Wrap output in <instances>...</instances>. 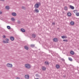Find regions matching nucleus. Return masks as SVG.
Masks as SVG:
<instances>
[{"instance_id":"obj_1","label":"nucleus","mask_w":79,"mask_h":79,"mask_svg":"<svg viewBox=\"0 0 79 79\" xmlns=\"http://www.w3.org/2000/svg\"><path fill=\"white\" fill-rule=\"evenodd\" d=\"M41 5L40 2L36 3L34 6L35 8H38L39 7V6Z\"/></svg>"},{"instance_id":"obj_2","label":"nucleus","mask_w":79,"mask_h":79,"mask_svg":"<svg viewBox=\"0 0 79 79\" xmlns=\"http://www.w3.org/2000/svg\"><path fill=\"white\" fill-rule=\"evenodd\" d=\"M6 66L8 68H13V65L11 64L8 63L6 64Z\"/></svg>"},{"instance_id":"obj_3","label":"nucleus","mask_w":79,"mask_h":79,"mask_svg":"<svg viewBox=\"0 0 79 79\" xmlns=\"http://www.w3.org/2000/svg\"><path fill=\"white\" fill-rule=\"evenodd\" d=\"M25 66L26 68H27V69H29L30 68V65L28 64H26L25 65Z\"/></svg>"},{"instance_id":"obj_4","label":"nucleus","mask_w":79,"mask_h":79,"mask_svg":"<svg viewBox=\"0 0 79 79\" xmlns=\"http://www.w3.org/2000/svg\"><path fill=\"white\" fill-rule=\"evenodd\" d=\"M5 40H5H3V42H4V43H8V42H9V39L6 38L5 39Z\"/></svg>"},{"instance_id":"obj_5","label":"nucleus","mask_w":79,"mask_h":79,"mask_svg":"<svg viewBox=\"0 0 79 79\" xmlns=\"http://www.w3.org/2000/svg\"><path fill=\"white\" fill-rule=\"evenodd\" d=\"M25 79H29V75H26L25 76Z\"/></svg>"},{"instance_id":"obj_6","label":"nucleus","mask_w":79,"mask_h":79,"mask_svg":"<svg viewBox=\"0 0 79 79\" xmlns=\"http://www.w3.org/2000/svg\"><path fill=\"white\" fill-rule=\"evenodd\" d=\"M53 41H54V42H58V40L57 38H54L53 39Z\"/></svg>"},{"instance_id":"obj_7","label":"nucleus","mask_w":79,"mask_h":79,"mask_svg":"<svg viewBox=\"0 0 79 79\" xmlns=\"http://www.w3.org/2000/svg\"><path fill=\"white\" fill-rule=\"evenodd\" d=\"M10 39L12 41H13L15 40V38L13 36H11L10 37Z\"/></svg>"},{"instance_id":"obj_8","label":"nucleus","mask_w":79,"mask_h":79,"mask_svg":"<svg viewBox=\"0 0 79 79\" xmlns=\"http://www.w3.org/2000/svg\"><path fill=\"white\" fill-rule=\"evenodd\" d=\"M34 12L35 13H39V9H35L34 10Z\"/></svg>"},{"instance_id":"obj_9","label":"nucleus","mask_w":79,"mask_h":79,"mask_svg":"<svg viewBox=\"0 0 79 79\" xmlns=\"http://www.w3.org/2000/svg\"><path fill=\"white\" fill-rule=\"evenodd\" d=\"M12 15L13 16H16V13L15 12H12Z\"/></svg>"},{"instance_id":"obj_10","label":"nucleus","mask_w":79,"mask_h":79,"mask_svg":"<svg viewBox=\"0 0 79 79\" xmlns=\"http://www.w3.org/2000/svg\"><path fill=\"white\" fill-rule=\"evenodd\" d=\"M56 67L57 69H59L60 67V66L58 64H56Z\"/></svg>"},{"instance_id":"obj_11","label":"nucleus","mask_w":79,"mask_h":79,"mask_svg":"<svg viewBox=\"0 0 79 79\" xmlns=\"http://www.w3.org/2000/svg\"><path fill=\"white\" fill-rule=\"evenodd\" d=\"M69 6L70 8L72 10H74V7L73 6L71 5H70Z\"/></svg>"},{"instance_id":"obj_12","label":"nucleus","mask_w":79,"mask_h":79,"mask_svg":"<svg viewBox=\"0 0 79 79\" xmlns=\"http://www.w3.org/2000/svg\"><path fill=\"white\" fill-rule=\"evenodd\" d=\"M24 48H25V49H26V50H29V47H27L26 46H24Z\"/></svg>"},{"instance_id":"obj_13","label":"nucleus","mask_w":79,"mask_h":79,"mask_svg":"<svg viewBox=\"0 0 79 79\" xmlns=\"http://www.w3.org/2000/svg\"><path fill=\"white\" fill-rule=\"evenodd\" d=\"M67 15L68 16H71V13L70 12H68L67 13Z\"/></svg>"},{"instance_id":"obj_14","label":"nucleus","mask_w":79,"mask_h":79,"mask_svg":"<svg viewBox=\"0 0 79 79\" xmlns=\"http://www.w3.org/2000/svg\"><path fill=\"white\" fill-rule=\"evenodd\" d=\"M32 37L33 38H35V37H36V35L32 34Z\"/></svg>"},{"instance_id":"obj_15","label":"nucleus","mask_w":79,"mask_h":79,"mask_svg":"<svg viewBox=\"0 0 79 79\" xmlns=\"http://www.w3.org/2000/svg\"><path fill=\"white\" fill-rule=\"evenodd\" d=\"M70 53L72 55H74V52L73 51H71L70 52Z\"/></svg>"},{"instance_id":"obj_16","label":"nucleus","mask_w":79,"mask_h":79,"mask_svg":"<svg viewBox=\"0 0 79 79\" xmlns=\"http://www.w3.org/2000/svg\"><path fill=\"white\" fill-rule=\"evenodd\" d=\"M42 69L43 71H45V70H46V68H45V66H43L42 67Z\"/></svg>"},{"instance_id":"obj_17","label":"nucleus","mask_w":79,"mask_h":79,"mask_svg":"<svg viewBox=\"0 0 79 79\" xmlns=\"http://www.w3.org/2000/svg\"><path fill=\"white\" fill-rule=\"evenodd\" d=\"M44 63L46 65H49V63H48V61H45Z\"/></svg>"},{"instance_id":"obj_18","label":"nucleus","mask_w":79,"mask_h":79,"mask_svg":"<svg viewBox=\"0 0 79 79\" xmlns=\"http://www.w3.org/2000/svg\"><path fill=\"white\" fill-rule=\"evenodd\" d=\"M21 31H22V32H25V30L23 28H21Z\"/></svg>"},{"instance_id":"obj_19","label":"nucleus","mask_w":79,"mask_h":79,"mask_svg":"<svg viewBox=\"0 0 79 79\" xmlns=\"http://www.w3.org/2000/svg\"><path fill=\"white\" fill-rule=\"evenodd\" d=\"M35 76L36 77H40V76L38 74H36L35 75Z\"/></svg>"},{"instance_id":"obj_20","label":"nucleus","mask_w":79,"mask_h":79,"mask_svg":"<svg viewBox=\"0 0 79 79\" xmlns=\"http://www.w3.org/2000/svg\"><path fill=\"white\" fill-rule=\"evenodd\" d=\"M61 37L62 39H66L67 38V36H66L63 35L61 36Z\"/></svg>"},{"instance_id":"obj_21","label":"nucleus","mask_w":79,"mask_h":79,"mask_svg":"<svg viewBox=\"0 0 79 79\" xmlns=\"http://www.w3.org/2000/svg\"><path fill=\"white\" fill-rule=\"evenodd\" d=\"M5 8L6 10H9L10 9V7L9 6H6Z\"/></svg>"},{"instance_id":"obj_22","label":"nucleus","mask_w":79,"mask_h":79,"mask_svg":"<svg viewBox=\"0 0 79 79\" xmlns=\"http://www.w3.org/2000/svg\"><path fill=\"white\" fill-rule=\"evenodd\" d=\"M71 25H74V22L73 21H71L70 23Z\"/></svg>"},{"instance_id":"obj_23","label":"nucleus","mask_w":79,"mask_h":79,"mask_svg":"<svg viewBox=\"0 0 79 79\" xmlns=\"http://www.w3.org/2000/svg\"><path fill=\"white\" fill-rule=\"evenodd\" d=\"M30 47L32 48H34V47H35V44H31L30 45Z\"/></svg>"},{"instance_id":"obj_24","label":"nucleus","mask_w":79,"mask_h":79,"mask_svg":"<svg viewBox=\"0 0 79 79\" xmlns=\"http://www.w3.org/2000/svg\"><path fill=\"white\" fill-rule=\"evenodd\" d=\"M11 20L12 21H13V22H14V21H15V19L14 18H11Z\"/></svg>"},{"instance_id":"obj_25","label":"nucleus","mask_w":79,"mask_h":79,"mask_svg":"<svg viewBox=\"0 0 79 79\" xmlns=\"http://www.w3.org/2000/svg\"><path fill=\"white\" fill-rule=\"evenodd\" d=\"M64 10H66V11H67V10H68V7H67V6H65L64 8Z\"/></svg>"},{"instance_id":"obj_26","label":"nucleus","mask_w":79,"mask_h":79,"mask_svg":"<svg viewBox=\"0 0 79 79\" xmlns=\"http://www.w3.org/2000/svg\"><path fill=\"white\" fill-rule=\"evenodd\" d=\"M69 60L71 61H73V59L69 57Z\"/></svg>"},{"instance_id":"obj_27","label":"nucleus","mask_w":79,"mask_h":79,"mask_svg":"<svg viewBox=\"0 0 79 79\" xmlns=\"http://www.w3.org/2000/svg\"><path fill=\"white\" fill-rule=\"evenodd\" d=\"M7 28L8 29H11V27H10V26H7Z\"/></svg>"},{"instance_id":"obj_28","label":"nucleus","mask_w":79,"mask_h":79,"mask_svg":"<svg viewBox=\"0 0 79 79\" xmlns=\"http://www.w3.org/2000/svg\"><path fill=\"white\" fill-rule=\"evenodd\" d=\"M17 23L18 24H20L21 23V21H20V20H18L17 21Z\"/></svg>"},{"instance_id":"obj_29","label":"nucleus","mask_w":79,"mask_h":79,"mask_svg":"<svg viewBox=\"0 0 79 79\" xmlns=\"http://www.w3.org/2000/svg\"><path fill=\"white\" fill-rule=\"evenodd\" d=\"M63 41H64V42H68V40H63Z\"/></svg>"},{"instance_id":"obj_30","label":"nucleus","mask_w":79,"mask_h":79,"mask_svg":"<svg viewBox=\"0 0 79 79\" xmlns=\"http://www.w3.org/2000/svg\"><path fill=\"white\" fill-rule=\"evenodd\" d=\"M76 16H79V13H76Z\"/></svg>"},{"instance_id":"obj_31","label":"nucleus","mask_w":79,"mask_h":79,"mask_svg":"<svg viewBox=\"0 0 79 79\" xmlns=\"http://www.w3.org/2000/svg\"><path fill=\"white\" fill-rule=\"evenodd\" d=\"M2 37L3 38V39H5V38H6V36L3 35L2 36Z\"/></svg>"},{"instance_id":"obj_32","label":"nucleus","mask_w":79,"mask_h":79,"mask_svg":"<svg viewBox=\"0 0 79 79\" xmlns=\"http://www.w3.org/2000/svg\"><path fill=\"white\" fill-rule=\"evenodd\" d=\"M75 11H77V10H74L73 11V13H75Z\"/></svg>"},{"instance_id":"obj_33","label":"nucleus","mask_w":79,"mask_h":79,"mask_svg":"<svg viewBox=\"0 0 79 79\" xmlns=\"http://www.w3.org/2000/svg\"><path fill=\"white\" fill-rule=\"evenodd\" d=\"M61 60L62 61H64H64H65L64 59L63 58L61 59Z\"/></svg>"},{"instance_id":"obj_34","label":"nucleus","mask_w":79,"mask_h":79,"mask_svg":"<svg viewBox=\"0 0 79 79\" xmlns=\"http://www.w3.org/2000/svg\"><path fill=\"white\" fill-rule=\"evenodd\" d=\"M22 9H23V10H25V7H24V6H22Z\"/></svg>"},{"instance_id":"obj_35","label":"nucleus","mask_w":79,"mask_h":79,"mask_svg":"<svg viewBox=\"0 0 79 79\" xmlns=\"http://www.w3.org/2000/svg\"><path fill=\"white\" fill-rule=\"evenodd\" d=\"M16 79H20V78L19 77H15Z\"/></svg>"},{"instance_id":"obj_36","label":"nucleus","mask_w":79,"mask_h":79,"mask_svg":"<svg viewBox=\"0 0 79 79\" xmlns=\"http://www.w3.org/2000/svg\"><path fill=\"white\" fill-rule=\"evenodd\" d=\"M2 14V11H0V15H1Z\"/></svg>"},{"instance_id":"obj_37","label":"nucleus","mask_w":79,"mask_h":79,"mask_svg":"<svg viewBox=\"0 0 79 79\" xmlns=\"http://www.w3.org/2000/svg\"><path fill=\"white\" fill-rule=\"evenodd\" d=\"M0 1H2V2H4L5 1V0H0Z\"/></svg>"},{"instance_id":"obj_38","label":"nucleus","mask_w":79,"mask_h":79,"mask_svg":"<svg viewBox=\"0 0 79 79\" xmlns=\"http://www.w3.org/2000/svg\"><path fill=\"white\" fill-rule=\"evenodd\" d=\"M52 24H55V22H53V23H52Z\"/></svg>"},{"instance_id":"obj_39","label":"nucleus","mask_w":79,"mask_h":79,"mask_svg":"<svg viewBox=\"0 0 79 79\" xmlns=\"http://www.w3.org/2000/svg\"><path fill=\"white\" fill-rule=\"evenodd\" d=\"M35 79H39V78H35Z\"/></svg>"},{"instance_id":"obj_40","label":"nucleus","mask_w":79,"mask_h":79,"mask_svg":"<svg viewBox=\"0 0 79 79\" xmlns=\"http://www.w3.org/2000/svg\"><path fill=\"white\" fill-rule=\"evenodd\" d=\"M21 79H23V78H21Z\"/></svg>"},{"instance_id":"obj_41","label":"nucleus","mask_w":79,"mask_h":79,"mask_svg":"<svg viewBox=\"0 0 79 79\" xmlns=\"http://www.w3.org/2000/svg\"><path fill=\"white\" fill-rule=\"evenodd\" d=\"M30 68H31V66H30Z\"/></svg>"}]
</instances>
